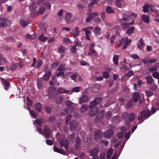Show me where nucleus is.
Segmentation results:
<instances>
[{"label": "nucleus", "mask_w": 159, "mask_h": 159, "mask_svg": "<svg viewBox=\"0 0 159 159\" xmlns=\"http://www.w3.org/2000/svg\"><path fill=\"white\" fill-rule=\"evenodd\" d=\"M106 12L108 14H111L114 13V10L110 7L108 6L106 9Z\"/></svg>", "instance_id": "e433bc0d"}, {"label": "nucleus", "mask_w": 159, "mask_h": 159, "mask_svg": "<svg viewBox=\"0 0 159 159\" xmlns=\"http://www.w3.org/2000/svg\"><path fill=\"white\" fill-rule=\"evenodd\" d=\"M50 84L52 86L55 85H59V84L57 82V80L55 76H52V79L50 82Z\"/></svg>", "instance_id": "412c9836"}, {"label": "nucleus", "mask_w": 159, "mask_h": 159, "mask_svg": "<svg viewBox=\"0 0 159 159\" xmlns=\"http://www.w3.org/2000/svg\"><path fill=\"white\" fill-rule=\"evenodd\" d=\"M122 118L124 119H127L126 124L128 125L130 123V122L133 120L135 118V115L134 113H131L128 114L127 113H124L122 115Z\"/></svg>", "instance_id": "39448f33"}, {"label": "nucleus", "mask_w": 159, "mask_h": 159, "mask_svg": "<svg viewBox=\"0 0 159 159\" xmlns=\"http://www.w3.org/2000/svg\"><path fill=\"white\" fill-rule=\"evenodd\" d=\"M43 80L42 78H39L38 81L37 87L39 89H40L42 87Z\"/></svg>", "instance_id": "f704fd0d"}, {"label": "nucleus", "mask_w": 159, "mask_h": 159, "mask_svg": "<svg viewBox=\"0 0 159 159\" xmlns=\"http://www.w3.org/2000/svg\"><path fill=\"white\" fill-rule=\"evenodd\" d=\"M139 94L138 92H135L132 94V99L135 102H137L139 99Z\"/></svg>", "instance_id": "a211bd4d"}, {"label": "nucleus", "mask_w": 159, "mask_h": 159, "mask_svg": "<svg viewBox=\"0 0 159 159\" xmlns=\"http://www.w3.org/2000/svg\"><path fill=\"white\" fill-rule=\"evenodd\" d=\"M53 150L54 152L58 153L65 155V152L63 149H61L58 147L54 146Z\"/></svg>", "instance_id": "cd10ccee"}, {"label": "nucleus", "mask_w": 159, "mask_h": 159, "mask_svg": "<svg viewBox=\"0 0 159 159\" xmlns=\"http://www.w3.org/2000/svg\"><path fill=\"white\" fill-rule=\"evenodd\" d=\"M113 134V132L111 129H108L104 133V136L105 138H108L111 137Z\"/></svg>", "instance_id": "2eb2a0df"}, {"label": "nucleus", "mask_w": 159, "mask_h": 159, "mask_svg": "<svg viewBox=\"0 0 159 159\" xmlns=\"http://www.w3.org/2000/svg\"><path fill=\"white\" fill-rule=\"evenodd\" d=\"M145 79L146 80L147 83L149 84H151L153 81L152 78L151 76H146Z\"/></svg>", "instance_id": "ea45409f"}, {"label": "nucleus", "mask_w": 159, "mask_h": 159, "mask_svg": "<svg viewBox=\"0 0 159 159\" xmlns=\"http://www.w3.org/2000/svg\"><path fill=\"white\" fill-rule=\"evenodd\" d=\"M98 153V150L96 148H94L90 152V155L92 156H94L97 155Z\"/></svg>", "instance_id": "c9c22d12"}, {"label": "nucleus", "mask_w": 159, "mask_h": 159, "mask_svg": "<svg viewBox=\"0 0 159 159\" xmlns=\"http://www.w3.org/2000/svg\"><path fill=\"white\" fill-rule=\"evenodd\" d=\"M11 24V22L10 20L3 17L0 18V28L9 26Z\"/></svg>", "instance_id": "423d86ee"}, {"label": "nucleus", "mask_w": 159, "mask_h": 159, "mask_svg": "<svg viewBox=\"0 0 159 159\" xmlns=\"http://www.w3.org/2000/svg\"><path fill=\"white\" fill-rule=\"evenodd\" d=\"M142 20L144 23L148 24L150 22V16L148 15L143 14L141 16Z\"/></svg>", "instance_id": "4468645a"}, {"label": "nucleus", "mask_w": 159, "mask_h": 159, "mask_svg": "<svg viewBox=\"0 0 159 159\" xmlns=\"http://www.w3.org/2000/svg\"><path fill=\"white\" fill-rule=\"evenodd\" d=\"M72 112V110L71 109H68L67 108L62 110L61 111V114L62 115H66L67 113H71Z\"/></svg>", "instance_id": "7c9ffc66"}, {"label": "nucleus", "mask_w": 159, "mask_h": 159, "mask_svg": "<svg viewBox=\"0 0 159 159\" xmlns=\"http://www.w3.org/2000/svg\"><path fill=\"white\" fill-rule=\"evenodd\" d=\"M134 101H133L132 99H130L127 103V107H131L134 104Z\"/></svg>", "instance_id": "8fccbe9b"}, {"label": "nucleus", "mask_w": 159, "mask_h": 159, "mask_svg": "<svg viewBox=\"0 0 159 159\" xmlns=\"http://www.w3.org/2000/svg\"><path fill=\"white\" fill-rule=\"evenodd\" d=\"M63 42L64 43H66L67 44H69L70 43H72V41L70 40V39L69 38L65 37L64 40Z\"/></svg>", "instance_id": "bf43d9fd"}, {"label": "nucleus", "mask_w": 159, "mask_h": 159, "mask_svg": "<svg viewBox=\"0 0 159 159\" xmlns=\"http://www.w3.org/2000/svg\"><path fill=\"white\" fill-rule=\"evenodd\" d=\"M104 114V112L103 111L100 112L97 116L95 119V121L96 123H99L101 122L103 118V116Z\"/></svg>", "instance_id": "1a4fd4ad"}, {"label": "nucleus", "mask_w": 159, "mask_h": 159, "mask_svg": "<svg viewBox=\"0 0 159 159\" xmlns=\"http://www.w3.org/2000/svg\"><path fill=\"white\" fill-rule=\"evenodd\" d=\"M56 90V89L53 87H49L48 94L50 99H53L56 97L57 94L55 92Z\"/></svg>", "instance_id": "0eeeda50"}, {"label": "nucleus", "mask_w": 159, "mask_h": 159, "mask_svg": "<svg viewBox=\"0 0 159 159\" xmlns=\"http://www.w3.org/2000/svg\"><path fill=\"white\" fill-rule=\"evenodd\" d=\"M25 37L26 38L28 39H33L35 38V35H30V34H27L25 35Z\"/></svg>", "instance_id": "603ef678"}, {"label": "nucleus", "mask_w": 159, "mask_h": 159, "mask_svg": "<svg viewBox=\"0 0 159 159\" xmlns=\"http://www.w3.org/2000/svg\"><path fill=\"white\" fill-rule=\"evenodd\" d=\"M89 100V97L86 95H84L79 98V102L81 104L87 102Z\"/></svg>", "instance_id": "f8f14e48"}, {"label": "nucleus", "mask_w": 159, "mask_h": 159, "mask_svg": "<svg viewBox=\"0 0 159 159\" xmlns=\"http://www.w3.org/2000/svg\"><path fill=\"white\" fill-rule=\"evenodd\" d=\"M43 122V120L42 119L40 120L38 119L36 120V124L39 125L41 126L42 125V122Z\"/></svg>", "instance_id": "6e6d98bb"}, {"label": "nucleus", "mask_w": 159, "mask_h": 159, "mask_svg": "<svg viewBox=\"0 0 159 159\" xmlns=\"http://www.w3.org/2000/svg\"><path fill=\"white\" fill-rule=\"evenodd\" d=\"M152 114H151V111L150 110L148 109H146L141 112L140 115L138 116V120L139 121H141L140 123H141L144 120L148 118L152 114L155 112L156 110L155 108L153 107L152 108Z\"/></svg>", "instance_id": "f03ea898"}, {"label": "nucleus", "mask_w": 159, "mask_h": 159, "mask_svg": "<svg viewBox=\"0 0 159 159\" xmlns=\"http://www.w3.org/2000/svg\"><path fill=\"white\" fill-rule=\"evenodd\" d=\"M152 76L157 79H159V74L157 72H155L152 74Z\"/></svg>", "instance_id": "774afa93"}, {"label": "nucleus", "mask_w": 159, "mask_h": 159, "mask_svg": "<svg viewBox=\"0 0 159 159\" xmlns=\"http://www.w3.org/2000/svg\"><path fill=\"white\" fill-rule=\"evenodd\" d=\"M130 17L129 15L127 14H125L123 15V18L121 19V21H127L129 20V18Z\"/></svg>", "instance_id": "a18cd8bd"}, {"label": "nucleus", "mask_w": 159, "mask_h": 159, "mask_svg": "<svg viewBox=\"0 0 159 159\" xmlns=\"http://www.w3.org/2000/svg\"><path fill=\"white\" fill-rule=\"evenodd\" d=\"M88 106L84 104L80 108V111L82 112H84L86 111L88 109Z\"/></svg>", "instance_id": "58836bf2"}, {"label": "nucleus", "mask_w": 159, "mask_h": 159, "mask_svg": "<svg viewBox=\"0 0 159 159\" xmlns=\"http://www.w3.org/2000/svg\"><path fill=\"white\" fill-rule=\"evenodd\" d=\"M51 75V73L49 71L47 72L44 75L43 77V79L44 80L47 81L49 79V77Z\"/></svg>", "instance_id": "2f4dec72"}, {"label": "nucleus", "mask_w": 159, "mask_h": 159, "mask_svg": "<svg viewBox=\"0 0 159 159\" xmlns=\"http://www.w3.org/2000/svg\"><path fill=\"white\" fill-rule=\"evenodd\" d=\"M115 3L116 7L119 8H122L125 5L124 0H116Z\"/></svg>", "instance_id": "9b49d317"}, {"label": "nucleus", "mask_w": 159, "mask_h": 159, "mask_svg": "<svg viewBox=\"0 0 159 159\" xmlns=\"http://www.w3.org/2000/svg\"><path fill=\"white\" fill-rule=\"evenodd\" d=\"M99 1V0H93L89 5V8H91L94 4H96ZM89 11L90 12H91V10L90 9H89L88 11V12Z\"/></svg>", "instance_id": "c756f323"}, {"label": "nucleus", "mask_w": 159, "mask_h": 159, "mask_svg": "<svg viewBox=\"0 0 159 159\" xmlns=\"http://www.w3.org/2000/svg\"><path fill=\"white\" fill-rule=\"evenodd\" d=\"M45 10V8L44 7L40 8L38 11V15L42 14L44 12Z\"/></svg>", "instance_id": "e2e57ef3"}, {"label": "nucleus", "mask_w": 159, "mask_h": 159, "mask_svg": "<svg viewBox=\"0 0 159 159\" xmlns=\"http://www.w3.org/2000/svg\"><path fill=\"white\" fill-rule=\"evenodd\" d=\"M72 16V14L71 13H68L66 15L65 18L67 20H69Z\"/></svg>", "instance_id": "0e129e2a"}, {"label": "nucleus", "mask_w": 159, "mask_h": 159, "mask_svg": "<svg viewBox=\"0 0 159 159\" xmlns=\"http://www.w3.org/2000/svg\"><path fill=\"white\" fill-rule=\"evenodd\" d=\"M30 111V114L31 116L34 118H36L37 117V113L34 112V111H30V109L29 108L25 107Z\"/></svg>", "instance_id": "72a5a7b5"}, {"label": "nucleus", "mask_w": 159, "mask_h": 159, "mask_svg": "<svg viewBox=\"0 0 159 159\" xmlns=\"http://www.w3.org/2000/svg\"><path fill=\"white\" fill-rule=\"evenodd\" d=\"M78 124L76 121H71L70 124V129L72 130H74Z\"/></svg>", "instance_id": "393cba45"}, {"label": "nucleus", "mask_w": 159, "mask_h": 159, "mask_svg": "<svg viewBox=\"0 0 159 159\" xmlns=\"http://www.w3.org/2000/svg\"><path fill=\"white\" fill-rule=\"evenodd\" d=\"M44 0H38L36 2V4L34 2H32L29 6L30 10L32 11V14H34L35 12L36 8L37 5L40 4Z\"/></svg>", "instance_id": "6e6552de"}, {"label": "nucleus", "mask_w": 159, "mask_h": 159, "mask_svg": "<svg viewBox=\"0 0 159 159\" xmlns=\"http://www.w3.org/2000/svg\"><path fill=\"white\" fill-rule=\"evenodd\" d=\"M57 92L59 93H69L70 91L65 90L62 88H59L57 89Z\"/></svg>", "instance_id": "bb28decb"}, {"label": "nucleus", "mask_w": 159, "mask_h": 159, "mask_svg": "<svg viewBox=\"0 0 159 159\" xmlns=\"http://www.w3.org/2000/svg\"><path fill=\"white\" fill-rule=\"evenodd\" d=\"M146 95L148 97H150L153 95V93L151 91H145Z\"/></svg>", "instance_id": "338daca9"}, {"label": "nucleus", "mask_w": 159, "mask_h": 159, "mask_svg": "<svg viewBox=\"0 0 159 159\" xmlns=\"http://www.w3.org/2000/svg\"><path fill=\"white\" fill-rule=\"evenodd\" d=\"M80 87H75L73 89L71 90V91L72 92V93L73 92H76L77 93L80 91Z\"/></svg>", "instance_id": "de8ad7c7"}, {"label": "nucleus", "mask_w": 159, "mask_h": 159, "mask_svg": "<svg viewBox=\"0 0 159 159\" xmlns=\"http://www.w3.org/2000/svg\"><path fill=\"white\" fill-rule=\"evenodd\" d=\"M81 143V141L80 138L78 137H77L76 142L75 145V147L76 149H79L80 145Z\"/></svg>", "instance_id": "473e14b6"}, {"label": "nucleus", "mask_w": 159, "mask_h": 159, "mask_svg": "<svg viewBox=\"0 0 159 159\" xmlns=\"http://www.w3.org/2000/svg\"><path fill=\"white\" fill-rule=\"evenodd\" d=\"M44 136L47 139L48 138L51 134V131L49 128L45 127L44 128Z\"/></svg>", "instance_id": "dca6fc26"}, {"label": "nucleus", "mask_w": 159, "mask_h": 159, "mask_svg": "<svg viewBox=\"0 0 159 159\" xmlns=\"http://www.w3.org/2000/svg\"><path fill=\"white\" fill-rule=\"evenodd\" d=\"M39 40L43 42L45 41L47 39V38L44 36L43 34H41L39 37Z\"/></svg>", "instance_id": "79ce46f5"}, {"label": "nucleus", "mask_w": 159, "mask_h": 159, "mask_svg": "<svg viewBox=\"0 0 159 159\" xmlns=\"http://www.w3.org/2000/svg\"><path fill=\"white\" fill-rule=\"evenodd\" d=\"M80 33L79 28L77 27L73 30L70 34L73 38H76L79 36Z\"/></svg>", "instance_id": "9d476101"}, {"label": "nucleus", "mask_w": 159, "mask_h": 159, "mask_svg": "<svg viewBox=\"0 0 159 159\" xmlns=\"http://www.w3.org/2000/svg\"><path fill=\"white\" fill-rule=\"evenodd\" d=\"M128 129H126L125 127H122L121 128V132L118 134V137L119 138H122L124 136V134L127 132Z\"/></svg>", "instance_id": "f3484780"}, {"label": "nucleus", "mask_w": 159, "mask_h": 159, "mask_svg": "<svg viewBox=\"0 0 159 159\" xmlns=\"http://www.w3.org/2000/svg\"><path fill=\"white\" fill-rule=\"evenodd\" d=\"M119 56L118 55H115L113 59V61L114 64L117 65L118 64V60Z\"/></svg>", "instance_id": "c03bdc74"}, {"label": "nucleus", "mask_w": 159, "mask_h": 159, "mask_svg": "<svg viewBox=\"0 0 159 159\" xmlns=\"http://www.w3.org/2000/svg\"><path fill=\"white\" fill-rule=\"evenodd\" d=\"M101 100V98H95L94 101L90 102L89 105V108L91 109L89 113L90 116H94L97 114L98 111V109L95 106L98 105Z\"/></svg>", "instance_id": "f257e3e1"}, {"label": "nucleus", "mask_w": 159, "mask_h": 159, "mask_svg": "<svg viewBox=\"0 0 159 159\" xmlns=\"http://www.w3.org/2000/svg\"><path fill=\"white\" fill-rule=\"evenodd\" d=\"M72 116L71 115L69 114L67 115L66 117V124L67 125L70 120Z\"/></svg>", "instance_id": "13d9d810"}, {"label": "nucleus", "mask_w": 159, "mask_h": 159, "mask_svg": "<svg viewBox=\"0 0 159 159\" xmlns=\"http://www.w3.org/2000/svg\"><path fill=\"white\" fill-rule=\"evenodd\" d=\"M58 51L60 54H63L66 52L65 47L62 46H60L58 49Z\"/></svg>", "instance_id": "4c0bfd02"}, {"label": "nucleus", "mask_w": 159, "mask_h": 159, "mask_svg": "<svg viewBox=\"0 0 159 159\" xmlns=\"http://www.w3.org/2000/svg\"><path fill=\"white\" fill-rule=\"evenodd\" d=\"M93 29L92 26H88L83 28L82 30L84 32L85 34H90L91 32L90 30Z\"/></svg>", "instance_id": "aec40b11"}, {"label": "nucleus", "mask_w": 159, "mask_h": 159, "mask_svg": "<svg viewBox=\"0 0 159 159\" xmlns=\"http://www.w3.org/2000/svg\"><path fill=\"white\" fill-rule=\"evenodd\" d=\"M65 69V67L63 65H61L59 67L57 68V71H63Z\"/></svg>", "instance_id": "4d7b16f0"}, {"label": "nucleus", "mask_w": 159, "mask_h": 159, "mask_svg": "<svg viewBox=\"0 0 159 159\" xmlns=\"http://www.w3.org/2000/svg\"><path fill=\"white\" fill-rule=\"evenodd\" d=\"M112 115V112L111 111H108L106 114V117L107 119H110Z\"/></svg>", "instance_id": "5fc2aeb1"}, {"label": "nucleus", "mask_w": 159, "mask_h": 159, "mask_svg": "<svg viewBox=\"0 0 159 159\" xmlns=\"http://www.w3.org/2000/svg\"><path fill=\"white\" fill-rule=\"evenodd\" d=\"M113 152V150L112 148H110L109 150L107 153V159H109L111 157L112 153Z\"/></svg>", "instance_id": "49530a36"}, {"label": "nucleus", "mask_w": 159, "mask_h": 159, "mask_svg": "<svg viewBox=\"0 0 159 159\" xmlns=\"http://www.w3.org/2000/svg\"><path fill=\"white\" fill-rule=\"evenodd\" d=\"M134 27L132 26L127 30L126 33L128 34H131L134 32Z\"/></svg>", "instance_id": "37998d69"}, {"label": "nucleus", "mask_w": 159, "mask_h": 159, "mask_svg": "<svg viewBox=\"0 0 159 159\" xmlns=\"http://www.w3.org/2000/svg\"><path fill=\"white\" fill-rule=\"evenodd\" d=\"M101 20L99 17H97L94 20V22L96 24H100L101 22Z\"/></svg>", "instance_id": "680f3d73"}, {"label": "nucleus", "mask_w": 159, "mask_h": 159, "mask_svg": "<svg viewBox=\"0 0 159 159\" xmlns=\"http://www.w3.org/2000/svg\"><path fill=\"white\" fill-rule=\"evenodd\" d=\"M131 40L129 39H128V37H126L125 38H122L120 40L117 44L118 47H119L121 46L124 43V44L123 47V49H125L129 44L131 43Z\"/></svg>", "instance_id": "20e7f679"}, {"label": "nucleus", "mask_w": 159, "mask_h": 159, "mask_svg": "<svg viewBox=\"0 0 159 159\" xmlns=\"http://www.w3.org/2000/svg\"><path fill=\"white\" fill-rule=\"evenodd\" d=\"M63 100V98L61 96H59L56 98V102L57 104H59Z\"/></svg>", "instance_id": "864d4df0"}, {"label": "nucleus", "mask_w": 159, "mask_h": 159, "mask_svg": "<svg viewBox=\"0 0 159 159\" xmlns=\"http://www.w3.org/2000/svg\"><path fill=\"white\" fill-rule=\"evenodd\" d=\"M6 62V58L3 55L0 54V66L4 65Z\"/></svg>", "instance_id": "b1692460"}, {"label": "nucleus", "mask_w": 159, "mask_h": 159, "mask_svg": "<svg viewBox=\"0 0 159 159\" xmlns=\"http://www.w3.org/2000/svg\"><path fill=\"white\" fill-rule=\"evenodd\" d=\"M102 75L103 77L105 78H108L110 76L109 73L107 71L104 72L102 73Z\"/></svg>", "instance_id": "052dcab7"}, {"label": "nucleus", "mask_w": 159, "mask_h": 159, "mask_svg": "<svg viewBox=\"0 0 159 159\" xmlns=\"http://www.w3.org/2000/svg\"><path fill=\"white\" fill-rule=\"evenodd\" d=\"M101 29L99 26H97L94 28L93 32L96 36L99 35L101 34Z\"/></svg>", "instance_id": "a878e982"}, {"label": "nucleus", "mask_w": 159, "mask_h": 159, "mask_svg": "<svg viewBox=\"0 0 159 159\" xmlns=\"http://www.w3.org/2000/svg\"><path fill=\"white\" fill-rule=\"evenodd\" d=\"M77 74L75 73L72 74L70 76V78L72 80H73L74 81H75V80H76V78H77Z\"/></svg>", "instance_id": "69168bd1"}, {"label": "nucleus", "mask_w": 159, "mask_h": 159, "mask_svg": "<svg viewBox=\"0 0 159 159\" xmlns=\"http://www.w3.org/2000/svg\"><path fill=\"white\" fill-rule=\"evenodd\" d=\"M151 4H146L143 7V11L145 13H148L149 11V9L152 7Z\"/></svg>", "instance_id": "5701e85b"}, {"label": "nucleus", "mask_w": 159, "mask_h": 159, "mask_svg": "<svg viewBox=\"0 0 159 159\" xmlns=\"http://www.w3.org/2000/svg\"><path fill=\"white\" fill-rule=\"evenodd\" d=\"M36 110L38 111H40L41 110V104L40 103H38L35 105Z\"/></svg>", "instance_id": "a19ab883"}, {"label": "nucleus", "mask_w": 159, "mask_h": 159, "mask_svg": "<svg viewBox=\"0 0 159 159\" xmlns=\"http://www.w3.org/2000/svg\"><path fill=\"white\" fill-rule=\"evenodd\" d=\"M96 53V51L94 50L91 48H90L88 52V55L89 56H91L93 55V54Z\"/></svg>", "instance_id": "09e8293b"}, {"label": "nucleus", "mask_w": 159, "mask_h": 159, "mask_svg": "<svg viewBox=\"0 0 159 159\" xmlns=\"http://www.w3.org/2000/svg\"><path fill=\"white\" fill-rule=\"evenodd\" d=\"M66 106L67 107L68 109H71L73 111V108L72 106H74L75 104L70 101H67L66 102Z\"/></svg>", "instance_id": "6ab92c4d"}, {"label": "nucleus", "mask_w": 159, "mask_h": 159, "mask_svg": "<svg viewBox=\"0 0 159 159\" xmlns=\"http://www.w3.org/2000/svg\"><path fill=\"white\" fill-rule=\"evenodd\" d=\"M1 79H2L3 84L4 86L5 89L7 90L9 88L10 83L5 79L3 78H1Z\"/></svg>", "instance_id": "4be33fe9"}, {"label": "nucleus", "mask_w": 159, "mask_h": 159, "mask_svg": "<svg viewBox=\"0 0 159 159\" xmlns=\"http://www.w3.org/2000/svg\"><path fill=\"white\" fill-rule=\"evenodd\" d=\"M95 139L96 140L100 139L102 136V134L100 130L95 131L94 133Z\"/></svg>", "instance_id": "ddd939ff"}, {"label": "nucleus", "mask_w": 159, "mask_h": 159, "mask_svg": "<svg viewBox=\"0 0 159 159\" xmlns=\"http://www.w3.org/2000/svg\"><path fill=\"white\" fill-rule=\"evenodd\" d=\"M60 134L59 133L57 134L56 138L58 140V142L61 147H64L65 149L67 150L69 148V142L67 139H65L64 136H61V137Z\"/></svg>", "instance_id": "7ed1b4c3"}, {"label": "nucleus", "mask_w": 159, "mask_h": 159, "mask_svg": "<svg viewBox=\"0 0 159 159\" xmlns=\"http://www.w3.org/2000/svg\"><path fill=\"white\" fill-rule=\"evenodd\" d=\"M134 24L133 21L129 23H123L121 24L122 27L124 29H128L130 25H132Z\"/></svg>", "instance_id": "c85d7f7f"}, {"label": "nucleus", "mask_w": 159, "mask_h": 159, "mask_svg": "<svg viewBox=\"0 0 159 159\" xmlns=\"http://www.w3.org/2000/svg\"><path fill=\"white\" fill-rule=\"evenodd\" d=\"M20 24L23 27H25L28 25L29 23L25 21L24 20H21L20 21Z\"/></svg>", "instance_id": "3c124183"}]
</instances>
